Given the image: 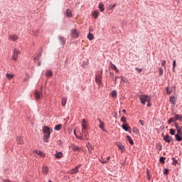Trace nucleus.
Returning <instances> with one entry per match:
<instances>
[{"label":"nucleus","instance_id":"f257e3e1","mask_svg":"<svg viewBox=\"0 0 182 182\" xmlns=\"http://www.w3.org/2000/svg\"><path fill=\"white\" fill-rule=\"evenodd\" d=\"M43 141L45 143H49V139L50 138V133H52V129L48 126H45L43 127Z\"/></svg>","mask_w":182,"mask_h":182},{"label":"nucleus","instance_id":"f03ea898","mask_svg":"<svg viewBox=\"0 0 182 182\" xmlns=\"http://www.w3.org/2000/svg\"><path fill=\"white\" fill-rule=\"evenodd\" d=\"M139 98L142 105H146V102H150V100H151L150 96L146 95H141L139 96Z\"/></svg>","mask_w":182,"mask_h":182},{"label":"nucleus","instance_id":"7ed1b4c3","mask_svg":"<svg viewBox=\"0 0 182 182\" xmlns=\"http://www.w3.org/2000/svg\"><path fill=\"white\" fill-rule=\"evenodd\" d=\"M80 33L76 28H73L70 31V35L73 39H77V38H79Z\"/></svg>","mask_w":182,"mask_h":182},{"label":"nucleus","instance_id":"20e7f679","mask_svg":"<svg viewBox=\"0 0 182 182\" xmlns=\"http://www.w3.org/2000/svg\"><path fill=\"white\" fill-rule=\"evenodd\" d=\"M79 168H80V166H77L71 171H70L68 173L70 174H77V173H79Z\"/></svg>","mask_w":182,"mask_h":182},{"label":"nucleus","instance_id":"39448f33","mask_svg":"<svg viewBox=\"0 0 182 182\" xmlns=\"http://www.w3.org/2000/svg\"><path fill=\"white\" fill-rule=\"evenodd\" d=\"M19 53H21V52L16 49L14 50V53H13V56H12V59L13 60H16V59H18V55H19Z\"/></svg>","mask_w":182,"mask_h":182},{"label":"nucleus","instance_id":"423d86ee","mask_svg":"<svg viewBox=\"0 0 182 182\" xmlns=\"http://www.w3.org/2000/svg\"><path fill=\"white\" fill-rule=\"evenodd\" d=\"M164 140L166 143H171V140H173V137L170 136V135L164 136Z\"/></svg>","mask_w":182,"mask_h":182},{"label":"nucleus","instance_id":"0eeeda50","mask_svg":"<svg viewBox=\"0 0 182 182\" xmlns=\"http://www.w3.org/2000/svg\"><path fill=\"white\" fill-rule=\"evenodd\" d=\"M122 129L125 130V132H132V128L127 124H123L122 125Z\"/></svg>","mask_w":182,"mask_h":182},{"label":"nucleus","instance_id":"6e6552de","mask_svg":"<svg viewBox=\"0 0 182 182\" xmlns=\"http://www.w3.org/2000/svg\"><path fill=\"white\" fill-rule=\"evenodd\" d=\"M82 130H87V121L85 120V119H82Z\"/></svg>","mask_w":182,"mask_h":182},{"label":"nucleus","instance_id":"1a4fd4ad","mask_svg":"<svg viewBox=\"0 0 182 182\" xmlns=\"http://www.w3.org/2000/svg\"><path fill=\"white\" fill-rule=\"evenodd\" d=\"M70 149H71V150H73V151H79L80 150V148L75 144H71L70 146Z\"/></svg>","mask_w":182,"mask_h":182},{"label":"nucleus","instance_id":"9d476101","mask_svg":"<svg viewBox=\"0 0 182 182\" xmlns=\"http://www.w3.org/2000/svg\"><path fill=\"white\" fill-rule=\"evenodd\" d=\"M46 76L47 77H52L53 76V73H52V71L50 70H48L46 71Z\"/></svg>","mask_w":182,"mask_h":182},{"label":"nucleus","instance_id":"9b49d317","mask_svg":"<svg viewBox=\"0 0 182 182\" xmlns=\"http://www.w3.org/2000/svg\"><path fill=\"white\" fill-rule=\"evenodd\" d=\"M9 39H11V41L15 42V41H18V36H16V35L10 36L9 37Z\"/></svg>","mask_w":182,"mask_h":182},{"label":"nucleus","instance_id":"f8f14e48","mask_svg":"<svg viewBox=\"0 0 182 182\" xmlns=\"http://www.w3.org/2000/svg\"><path fill=\"white\" fill-rule=\"evenodd\" d=\"M87 148L88 149L89 153L92 154V150H93L94 147L90 144V143L87 144Z\"/></svg>","mask_w":182,"mask_h":182},{"label":"nucleus","instance_id":"ddd939ff","mask_svg":"<svg viewBox=\"0 0 182 182\" xmlns=\"http://www.w3.org/2000/svg\"><path fill=\"white\" fill-rule=\"evenodd\" d=\"M95 82H96V83H97V85H100V83H102V77L97 76L95 77Z\"/></svg>","mask_w":182,"mask_h":182},{"label":"nucleus","instance_id":"4468645a","mask_svg":"<svg viewBox=\"0 0 182 182\" xmlns=\"http://www.w3.org/2000/svg\"><path fill=\"white\" fill-rule=\"evenodd\" d=\"M35 98L36 100H39V99H41V92L39 91H36Z\"/></svg>","mask_w":182,"mask_h":182},{"label":"nucleus","instance_id":"2eb2a0df","mask_svg":"<svg viewBox=\"0 0 182 182\" xmlns=\"http://www.w3.org/2000/svg\"><path fill=\"white\" fill-rule=\"evenodd\" d=\"M23 138L22 136L17 137V144H23Z\"/></svg>","mask_w":182,"mask_h":182},{"label":"nucleus","instance_id":"dca6fc26","mask_svg":"<svg viewBox=\"0 0 182 182\" xmlns=\"http://www.w3.org/2000/svg\"><path fill=\"white\" fill-rule=\"evenodd\" d=\"M92 16H93V18H95V19H97V18L99 16V11H93Z\"/></svg>","mask_w":182,"mask_h":182},{"label":"nucleus","instance_id":"f3484780","mask_svg":"<svg viewBox=\"0 0 182 182\" xmlns=\"http://www.w3.org/2000/svg\"><path fill=\"white\" fill-rule=\"evenodd\" d=\"M99 122L100 123L99 125L100 129H101L102 130H105V123H103L101 119H99Z\"/></svg>","mask_w":182,"mask_h":182},{"label":"nucleus","instance_id":"a211bd4d","mask_svg":"<svg viewBox=\"0 0 182 182\" xmlns=\"http://www.w3.org/2000/svg\"><path fill=\"white\" fill-rule=\"evenodd\" d=\"M127 139L129 144H131L132 146L134 144V142L133 141V139H132V137H130V136H127Z\"/></svg>","mask_w":182,"mask_h":182},{"label":"nucleus","instance_id":"6ab92c4d","mask_svg":"<svg viewBox=\"0 0 182 182\" xmlns=\"http://www.w3.org/2000/svg\"><path fill=\"white\" fill-rule=\"evenodd\" d=\"M175 139H176V141H182V136L179 134H176Z\"/></svg>","mask_w":182,"mask_h":182},{"label":"nucleus","instance_id":"aec40b11","mask_svg":"<svg viewBox=\"0 0 182 182\" xmlns=\"http://www.w3.org/2000/svg\"><path fill=\"white\" fill-rule=\"evenodd\" d=\"M63 156V154L62 152H57L55 154L56 159H62Z\"/></svg>","mask_w":182,"mask_h":182},{"label":"nucleus","instance_id":"412c9836","mask_svg":"<svg viewBox=\"0 0 182 182\" xmlns=\"http://www.w3.org/2000/svg\"><path fill=\"white\" fill-rule=\"evenodd\" d=\"M109 160H110V156H108L106 159H102L101 163L102 164H106V163H109Z\"/></svg>","mask_w":182,"mask_h":182},{"label":"nucleus","instance_id":"4be33fe9","mask_svg":"<svg viewBox=\"0 0 182 182\" xmlns=\"http://www.w3.org/2000/svg\"><path fill=\"white\" fill-rule=\"evenodd\" d=\"M87 38L89 41H93L95 39V36H93L92 33H89L87 35Z\"/></svg>","mask_w":182,"mask_h":182},{"label":"nucleus","instance_id":"5701e85b","mask_svg":"<svg viewBox=\"0 0 182 182\" xmlns=\"http://www.w3.org/2000/svg\"><path fill=\"white\" fill-rule=\"evenodd\" d=\"M66 16H68V18H70L72 16V10L67 9V11H66Z\"/></svg>","mask_w":182,"mask_h":182},{"label":"nucleus","instance_id":"b1692460","mask_svg":"<svg viewBox=\"0 0 182 182\" xmlns=\"http://www.w3.org/2000/svg\"><path fill=\"white\" fill-rule=\"evenodd\" d=\"M81 135L85 136V139H87V131L86 129H82V133Z\"/></svg>","mask_w":182,"mask_h":182},{"label":"nucleus","instance_id":"393cba45","mask_svg":"<svg viewBox=\"0 0 182 182\" xmlns=\"http://www.w3.org/2000/svg\"><path fill=\"white\" fill-rule=\"evenodd\" d=\"M43 174H48V173H49V170L48 169V168L46 166H43V170H42Z\"/></svg>","mask_w":182,"mask_h":182},{"label":"nucleus","instance_id":"a878e982","mask_svg":"<svg viewBox=\"0 0 182 182\" xmlns=\"http://www.w3.org/2000/svg\"><path fill=\"white\" fill-rule=\"evenodd\" d=\"M62 124H59L58 125H56L54 128V130H57V131H59L60 130V129H62Z\"/></svg>","mask_w":182,"mask_h":182},{"label":"nucleus","instance_id":"bb28decb","mask_svg":"<svg viewBox=\"0 0 182 182\" xmlns=\"http://www.w3.org/2000/svg\"><path fill=\"white\" fill-rule=\"evenodd\" d=\"M66 102H68V99H66L65 97L63 98L61 102L62 106H66Z\"/></svg>","mask_w":182,"mask_h":182},{"label":"nucleus","instance_id":"cd10ccee","mask_svg":"<svg viewBox=\"0 0 182 182\" xmlns=\"http://www.w3.org/2000/svg\"><path fill=\"white\" fill-rule=\"evenodd\" d=\"M175 120H180L181 122H182V117L181 115H178V114H175Z\"/></svg>","mask_w":182,"mask_h":182},{"label":"nucleus","instance_id":"c85d7f7f","mask_svg":"<svg viewBox=\"0 0 182 182\" xmlns=\"http://www.w3.org/2000/svg\"><path fill=\"white\" fill-rule=\"evenodd\" d=\"M34 153H36V154H38V156H40L41 157H42V156H43V152L41 151H34Z\"/></svg>","mask_w":182,"mask_h":182},{"label":"nucleus","instance_id":"c756f323","mask_svg":"<svg viewBox=\"0 0 182 182\" xmlns=\"http://www.w3.org/2000/svg\"><path fill=\"white\" fill-rule=\"evenodd\" d=\"M99 9H100V12H103L105 11V5L100 4L99 5Z\"/></svg>","mask_w":182,"mask_h":182},{"label":"nucleus","instance_id":"7c9ffc66","mask_svg":"<svg viewBox=\"0 0 182 182\" xmlns=\"http://www.w3.org/2000/svg\"><path fill=\"white\" fill-rule=\"evenodd\" d=\"M6 77H7V79H9V80H11V79H12V77H14V75L9 74V73H6Z\"/></svg>","mask_w":182,"mask_h":182},{"label":"nucleus","instance_id":"2f4dec72","mask_svg":"<svg viewBox=\"0 0 182 182\" xmlns=\"http://www.w3.org/2000/svg\"><path fill=\"white\" fill-rule=\"evenodd\" d=\"M110 95L112 96V97H117V92H116V91H112L111 93H110Z\"/></svg>","mask_w":182,"mask_h":182},{"label":"nucleus","instance_id":"473e14b6","mask_svg":"<svg viewBox=\"0 0 182 182\" xmlns=\"http://www.w3.org/2000/svg\"><path fill=\"white\" fill-rule=\"evenodd\" d=\"M170 102H171V103H173V104H174V103H176V97H170Z\"/></svg>","mask_w":182,"mask_h":182},{"label":"nucleus","instance_id":"72a5a7b5","mask_svg":"<svg viewBox=\"0 0 182 182\" xmlns=\"http://www.w3.org/2000/svg\"><path fill=\"white\" fill-rule=\"evenodd\" d=\"M163 73H164L163 68H159V76H163Z\"/></svg>","mask_w":182,"mask_h":182},{"label":"nucleus","instance_id":"f704fd0d","mask_svg":"<svg viewBox=\"0 0 182 182\" xmlns=\"http://www.w3.org/2000/svg\"><path fill=\"white\" fill-rule=\"evenodd\" d=\"M173 122H176V117L174 118H170L168 121V123H173Z\"/></svg>","mask_w":182,"mask_h":182},{"label":"nucleus","instance_id":"c9c22d12","mask_svg":"<svg viewBox=\"0 0 182 182\" xmlns=\"http://www.w3.org/2000/svg\"><path fill=\"white\" fill-rule=\"evenodd\" d=\"M133 133H136V134H139V129L137 128L132 129Z\"/></svg>","mask_w":182,"mask_h":182},{"label":"nucleus","instance_id":"e433bc0d","mask_svg":"<svg viewBox=\"0 0 182 182\" xmlns=\"http://www.w3.org/2000/svg\"><path fill=\"white\" fill-rule=\"evenodd\" d=\"M170 134H171V136H174V134H176V130L171 129H170Z\"/></svg>","mask_w":182,"mask_h":182},{"label":"nucleus","instance_id":"4c0bfd02","mask_svg":"<svg viewBox=\"0 0 182 182\" xmlns=\"http://www.w3.org/2000/svg\"><path fill=\"white\" fill-rule=\"evenodd\" d=\"M112 69H113V70H116V72H119V70H117V68L114 64H112Z\"/></svg>","mask_w":182,"mask_h":182},{"label":"nucleus","instance_id":"58836bf2","mask_svg":"<svg viewBox=\"0 0 182 182\" xmlns=\"http://www.w3.org/2000/svg\"><path fill=\"white\" fill-rule=\"evenodd\" d=\"M165 160H166V158H164V157H163V156L159 159V161H160L161 163H162V164H164V163H165Z\"/></svg>","mask_w":182,"mask_h":182},{"label":"nucleus","instance_id":"ea45409f","mask_svg":"<svg viewBox=\"0 0 182 182\" xmlns=\"http://www.w3.org/2000/svg\"><path fill=\"white\" fill-rule=\"evenodd\" d=\"M118 147L122 152L124 151V146L123 145H118Z\"/></svg>","mask_w":182,"mask_h":182},{"label":"nucleus","instance_id":"a19ab883","mask_svg":"<svg viewBox=\"0 0 182 182\" xmlns=\"http://www.w3.org/2000/svg\"><path fill=\"white\" fill-rule=\"evenodd\" d=\"M59 40L60 41L61 43H65V38L62 36H59Z\"/></svg>","mask_w":182,"mask_h":182},{"label":"nucleus","instance_id":"79ce46f5","mask_svg":"<svg viewBox=\"0 0 182 182\" xmlns=\"http://www.w3.org/2000/svg\"><path fill=\"white\" fill-rule=\"evenodd\" d=\"M166 93L167 95H171V91H170V87H166Z\"/></svg>","mask_w":182,"mask_h":182},{"label":"nucleus","instance_id":"37998d69","mask_svg":"<svg viewBox=\"0 0 182 182\" xmlns=\"http://www.w3.org/2000/svg\"><path fill=\"white\" fill-rule=\"evenodd\" d=\"M177 133L176 134H178L179 136H181L182 137V131H181V129H178L177 130Z\"/></svg>","mask_w":182,"mask_h":182},{"label":"nucleus","instance_id":"c03bdc74","mask_svg":"<svg viewBox=\"0 0 182 182\" xmlns=\"http://www.w3.org/2000/svg\"><path fill=\"white\" fill-rule=\"evenodd\" d=\"M175 127L177 129V132H178V130H180V129H181V128H180V127L178 126V124H177V123H175Z\"/></svg>","mask_w":182,"mask_h":182},{"label":"nucleus","instance_id":"a18cd8bd","mask_svg":"<svg viewBox=\"0 0 182 182\" xmlns=\"http://www.w3.org/2000/svg\"><path fill=\"white\" fill-rule=\"evenodd\" d=\"M161 66H163V68H166V60H164L161 63Z\"/></svg>","mask_w":182,"mask_h":182},{"label":"nucleus","instance_id":"49530a36","mask_svg":"<svg viewBox=\"0 0 182 182\" xmlns=\"http://www.w3.org/2000/svg\"><path fill=\"white\" fill-rule=\"evenodd\" d=\"M176 69V60L173 61V70Z\"/></svg>","mask_w":182,"mask_h":182},{"label":"nucleus","instance_id":"de8ad7c7","mask_svg":"<svg viewBox=\"0 0 182 182\" xmlns=\"http://www.w3.org/2000/svg\"><path fill=\"white\" fill-rule=\"evenodd\" d=\"M121 121H122L124 123H126V121H127L126 117H122L121 118Z\"/></svg>","mask_w":182,"mask_h":182},{"label":"nucleus","instance_id":"09e8293b","mask_svg":"<svg viewBox=\"0 0 182 182\" xmlns=\"http://www.w3.org/2000/svg\"><path fill=\"white\" fill-rule=\"evenodd\" d=\"M136 70L138 71V73H141V71H142L143 70H142V69H140V68H136Z\"/></svg>","mask_w":182,"mask_h":182},{"label":"nucleus","instance_id":"8fccbe9b","mask_svg":"<svg viewBox=\"0 0 182 182\" xmlns=\"http://www.w3.org/2000/svg\"><path fill=\"white\" fill-rule=\"evenodd\" d=\"M139 123H140V124H141V126H144V121L140 119Z\"/></svg>","mask_w":182,"mask_h":182},{"label":"nucleus","instance_id":"3c124183","mask_svg":"<svg viewBox=\"0 0 182 182\" xmlns=\"http://www.w3.org/2000/svg\"><path fill=\"white\" fill-rule=\"evenodd\" d=\"M78 139L80 140H85V138H83V135H82V134L80 136H78Z\"/></svg>","mask_w":182,"mask_h":182},{"label":"nucleus","instance_id":"603ef678","mask_svg":"<svg viewBox=\"0 0 182 182\" xmlns=\"http://www.w3.org/2000/svg\"><path fill=\"white\" fill-rule=\"evenodd\" d=\"M164 174H168V169H165Z\"/></svg>","mask_w":182,"mask_h":182},{"label":"nucleus","instance_id":"864d4df0","mask_svg":"<svg viewBox=\"0 0 182 182\" xmlns=\"http://www.w3.org/2000/svg\"><path fill=\"white\" fill-rule=\"evenodd\" d=\"M110 6V9H113V8L116 7V4H113L112 6Z\"/></svg>","mask_w":182,"mask_h":182},{"label":"nucleus","instance_id":"5fc2aeb1","mask_svg":"<svg viewBox=\"0 0 182 182\" xmlns=\"http://www.w3.org/2000/svg\"><path fill=\"white\" fill-rule=\"evenodd\" d=\"M172 160H173V164H177V161L174 158H173Z\"/></svg>","mask_w":182,"mask_h":182},{"label":"nucleus","instance_id":"6e6d98bb","mask_svg":"<svg viewBox=\"0 0 182 182\" xmlns=\"http://www.w3.org/2000/svg\"><path fill=\"white\" fill-rule=\"evenodd\" d=\"M147 103H148V104H147V107H150V106H151V104L150 103V102H147Z\"/></svg>","mask_w":182,"mask_h":182},{"label":"nucleus","instance_id":"4d7b16f0","mask_svg":"<svg viewBox=\"0 0 182 182\" xmlns=\"http://www.w3.org/2000/svg\"><path fill=\"white\" fill-rule=\"evenodd\" d=\"M3 182H11L9 179L3 180Z\"/></svg>","mask_w":182,"mask_h":182},{"label":"nucleus","instance_id":"13d9d810","mask_svg":"<svg viewBox=\"0 0 182 182\" xmlns=\"http://www.w3.org/2000/svg\"><path fill=\"white\" fill-rule=\"evenodd\" d=\"M119 78V77H115V83H116V82L117 81V79Z\"/></svg>","mask_w":182,"mask_h":182},{"label":"nucleus","instance_id":"bf43d9fd","mask_svg":"<svg viewBox=\"0 0 182 182\" xmlns=\"http://www.w3.org/2000/svg\"><path fill=\"white\" fill-rule=\"evenodd\" d=\"M122 82H124V77L122 78Z\"/></svg>","mask_w":182,"mask_h":182},{"label":"nucleus","instance_id":"052dcab7","mask_svg":"<svg viewBox=\"0 0 182 182\" xmlns=\"http://www.w3.org/2000/svg\"><path fill=\"white\" fill-rule=\"evenodd\" d=\"M38 66H41V62H38Z\"/></svg>","mask_w":182,"mask_h":182},{"label":"nucleus","instance_id":"680f3d73","mask_svg":"<svg viewBox=\"0 0 182 182\" xmlns=\"http://www.w3.org/2000/svg\"><path fill=\"white\" fill-rule=\"evenodd\" d=\"M122 112H124V113H126V109H123Z\"/></svg>","mask_w":182,"mask_h":182},{"label":"nucleus","instance_id":"e2e57ef3","mask_svg":"<svg viewBox=\"0 0 182 182\" xmlns=\"http://www.w3.org/2000/svg\"><path fill=\"white\" fill-rule=\"evenodd\" d=\"M59 141H60V143H62V141H61V140H60Z\"/></svg>","mask_w":182,"mask_h":182}]
</instances>
